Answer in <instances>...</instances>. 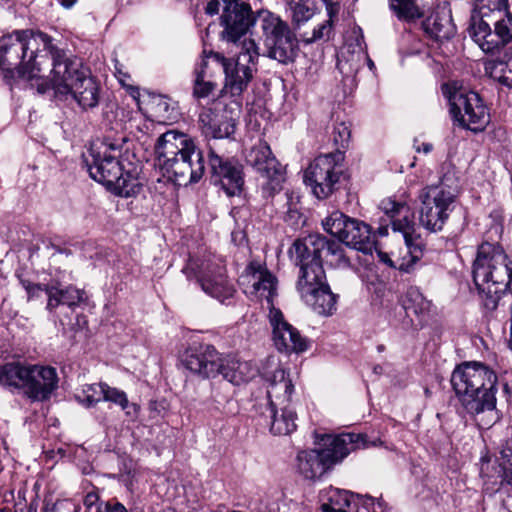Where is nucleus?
Returning <instances> with one entry per match:
<instances>
[{
	"label": "nucleus",
	"mask_w": 512,
	"mask_h": 512,
	"mask_svg": "<svg viewBox=\"0 0 512 512\" xmlns=\"http://www.w3.org/2000/svg\"><path fill=\"white\" fill-rule=\"evenodd\" d=\"M451 384L464 410L477 421L487 416L484 424L490 426L498 419L497 375L490 367L476 361L463 362L454 369Z\"/></svg>",
	"instance_id": "nucleus-1"
},
{
	"label": "nucleus",
	"mask_w": 512,
	"mask_h": 512,
	"mask_svg": "<svg viewBox=\"0 0 512 512\" xmlns=\"http://www.w3.org/2000/svg\"><path fill=\"white\" fill-rule=\"evenodd\" d=\"M40 37L51 55L50 82L55 95L60 98L71 95L84 110L96 107L100 99V85L96 79L77 59L69 58L64 50L56 47L48 35Z\"/></svg>",
	"instance_id": "nucleus-2"
},
{
	"label": "nucleus",
	"mask_w": 512,
	"mask_h": 512,
	"mask_svg": "<svg viewBox=\"0 0 512 512\" xmlns=\"http://www.w3.org/2000/svg\"><path fill=\"white\" fill-rule=\"evenodd\" d=\"M155 154L163 174L178 185L198 182L205 172L203 153L187 134L174 130L163 133Z\"/></svg>",
	"instance_id": "nucleus-3"
},
{
	"label": "nucleus",
	"mask_w": 512,
	"mask_h": 512,
	"mask_svg": "<svg viewBox=\"0 0 512 512\" xmlns=\"http://www.w3.org/2000/svg\"><path fill=\"white\" fill-rule=\"evenodd\" d=\"M44 33L16 30L0 38V69L19 78H40L52 65L51 55L41 39Z\"/></svg>",
	"instance_id": "nucleus-4"
},
{
	"label": "nucleus",
	"mask_w": 512,
	"mask_h": 512,
	"mask_svg": "<svg viewBox=\"0 0 512 512\" xmlns=\"http://www.w3.org/2000/svg\"><path fill=\"white\" fill-rule=\"evenodd\" d=\"M473 281L488 310H495L512 281V260L499 244L484 242L473 263Z\"/></svg>",
	"instance_id": "nucleus-5"
},
{
	"label": "nucleus",
	"mask_w": 512,
	"mask_h": 512,
	"mask_svg": "<svg viewBox=\"0 0 512 512\" xmlns=\"http://www.w3.org/2000/svg\"><path fill=\"white\" fill-rule=\"evenodd\" d=\"M469 33L481 50L494 54L512 42V13L508 0H477Z\"/></svg>",
	"instance_id": "nucleus-6"
},
{
	"label": "nucleus",
	"mask_w": 512,
	"mask_h": 512,
	"mask_svg": "<svg viewBox=\"0 0 512 512\" xmlns=\"http://www.w3.org/2000/svg\"><path fill=\"white\" fill-rule=\"evenodd\" d=\"M58 383L56 369L48 365L20 361L0 365V387L31 402L48 401L58 389Z\"/></svg>",
	"instance_id": "nucleus-7"
},
{
	"label": "nucleus",
	"mask_w": 512,
	"mask_h": 512,
	"mask_svg": "<svg viewBox=\"0 0 512 512\" xmlns=\"http://www.w3.org/2000/svg\"><path fill=\"white\" fill-rule=\"evenodd\" d=\"M186 369L202 378L219 375L234 385L248 382L259 372L251 362L222 356L212 345L199 344L189 347L182 360Z\"/></svg>",
	"instance_id": "nucleus-8"
},
{
	"label": "nucleus",
	"mask_w": 512,
	"mask_h": 512,
	"mask_svg": "<svg viewBox=\"0 0 512 512\" xmlns=\"http://www.w3.org/2000/svg\"><path fill=\"white\" fill-rule=\"evenodd\" d=\"M368 446L366 434L343 433L328 436L324 440L323 448L302 450L297 453L295 470L303 479L315 481L350 452Z\"/></svg>",
	"instance_id": "nucleus-9"
},
{
	"label": "nucleus",
	"mask_w": 512,
	"mask_h": 512,
	"mask_svg": "<svg viewBox=\"0 0 512 512\" xmlns=\"http://www.w3.org/2000/svg\"><path fill=\"white\" fill-rule=\"evenodd\" d=\"M259 57V47L253 39H244L236 58H227L218 52L209 53V59L225 74L221 96L227 93L232 97L240 96L247 89L257 71Z\"/></svg>",
	"instance_id": "nucleus-10"
},
{
	"label": "nucleus",
	"mask_w": 512,
	"mask_h": 512,
	"mask_svg": "<svg viewBox=\"0 0 512 512\" xmlns=\"http://www.w3.org/2000/svg\"><path fill=\"white\" fill-rule=\"evenodd\" d=\"M183 272L188 279L195 278L202 290L209 296L224 302L233 297L235 289L225 275L220 257L211 253L202 257H190Z\"/></svg>",
	"instance_id": "nucleus-11"
},
{
	"label": "nucleus",
	"mask_w": 512,
	"mask_h": 512,
	"mask_svg": "<svg viewBox=\"0 0 512 512\" xmlns=\"http://www.w3.org/2000/svg\"><path fill=\"white\" fill-rule=\"evenodd\" d=\"M344 153L335 151L316 157L304 172V182L318 199H326L338 188L343 176Z\"/></svg>",
	"instance_id": "nucleus-12"
},
{
	"label": "nucleus",
	"mask_w": 512,
	"mask_h": 512,
	"mask_svg": "<svg viewBox=\"0 0 512 512\" xmlns=\"http://www.w3.org/2000/svg\"><path fill=\"white\" fill-rule=\"evenodd\" d=\"M265 40L264 55L282 64L292 62L296 56L298 41L289 25L268 11L259 13Z\"/></svg>",
	"instance_id": "nucleus-13"
},
{
	"label": "nucleus",
	"mask_w": 512,
	"mask_h": 512,
	"mask_svg": "<svg viewBox=\"0 0 512 512\" xmlns=\"http://www.w3.org/2000/svg\"><path fill=\"white\" fill-rule=\"evenodd\" d=\"M322 224L326 232L345 245L364 254L372 253L376 243L375 234L363 221L349 218L340 211H333Z\"/></svg>",
	"instance_id": "nucleus-14"
},
{
	"label": "nucleus",
	"mask_w": 512,
	"mask_h": 512,
	"mask_svg": "<svg viewBox=\"0 0 512 512\" xmlns=\"http://www.w3.org/2000/svg\"><path fill=\"white\" fill-rule=\"evenodd\" d=\"M120 153L121 145L111 142V137L94 143L90 148V159L84 160L90 177L107 188L115 184L123 171L118 160Z\"/></svg>",
	"instance_id": "nucleus-15"
},
{
	"label": "nucleus",
	"mask_w": 512,
	"mask_h": 512,
	"mask_svg": "<svg viewBox=\"0 0 512 512\" xmlns=\"http://www.w3.org/2000/svg\"><path fill=\"white\" fill-rule=\"evenodd\" d=\"M326 237L310 234L297 239L289 250L291 260L299 267L297 281L320 279L324 276L323 249Z\"/></svg>",
	"instance_id": "nucleus-16"
},
{
	"label": "nucleus",
	"mask_w": 512,
	"mask_h": 512,
	"mask_svg": "<svg viewBox=\"0 0 512 512\" xmlns=\"http://www.w3.org/2000/svg\"><path fill=\"white\" fill-rule=\"evenodd\" d=\"M453 119L465 129L479 132L489 123V113L478 93L456 89L447 95Z\"/></svg>",
	"instance_id": "nucleus-17"
},
{
	"label": "nucleus",
	"mask_w": 512,
	"mask_h": 512,
	"mask_svg": "<svg viewBox=\"0 0 512 512\" xmlns=\"http://www.w3.org/2000/svg\"><path fill=\"white\" fill-rule=\"evenodd\" d=\"M420 223L431 232L441 231L453 209L455 195L443 186H427L419 194Z\"/></svg>",
	"instance_id": "nucleus-18"
},
{
	"label": "nucleus",
	"mask_w": 512,
	"mask_h": 512,
	"mask_svg": "<svg viewBox=\"0 0 512 512\" xmlns=\"http://www.w3.org/2000/svg\"><path fill=\"white\" fill-rule=\"evenodd\" d=\"M245 160L248 165L266 178V182L262 186L264 197H273L282 189V183L285 181L284 169L266 142L259 140L248 149Z\"/></svg>",
	"instance_id": "nucleus-19"
},
{
	"label": "nucleus",
	"mask_w": 512,
	"mask_h": 512,
	"mask_svg": "<svg viewBox=\"0 0 512 512\" xmlns=\"http://www.w3.org/2000/svg\"><path fill=\"white\" fill-rule=\"evenodd\" d=\"M222 12L219 24L223 28L221 38L236 43L255 25L256 17L249 3L243 0H221Z\"/></svg>",
	"instance_id": "nucleus-20"
},
{
	"label": "nucleus",
	"mask_w": 512,
	"mask_h": 512,
	"mask_svg": "<svg viewBox=\"0 0 512 512\" xmlns=\"http://www.w3.org/2000/svg\"><path fill=\"white\" fill-rule=\"evenodd\" d=\"M208 162L211 183L229 197L240 195L245 183L243 165L237 159L217 154L213 148L209 149Z\"/></svg>",
	"instance_id": "nucleus-21"
},
{
	"label": "nucleus",
	"mask_w": 512,
	"mask_h": 512,
	"mask_svg": "<svg viewBox=\"0 0 512 512\" xmlns=\"http://www.w3.org/2000/svg\"><path fill=\"white\" fill-rule=\"evenodd\" d=\"M296 290L300 298L319 315L330 316L337 309L338 296L331 291L326 274L320 279L297 281Z\"/></svg>",
	"instance_id": "nucleus-22"
},
{
	"label": "nucleus",
	"mask_w": 512,
	"mask_h": 512,
	"mask_svg": "<svg viewBox=\"0 0 512 512\" xmlns=\"http://www.w3.org/2000/svg\"><path fill=\"white\" fill-rule=\"evenodd\" d=\"M268 318L272 328V340L278 351L302 353L308 349V339L285 320L279 309L270 307Z\"/></svg>",
	"instance_id": "nucleus-23"
},
{
	"label": "nucleus",
	"mask_w": 512,
	"mask_h": 512,
	"mask_svg": "<svg viewBox=\"0 0 512 512\" xmlns=\"http://www.w3.org/2000/svg\"><path fill=\"white\" fill-rule=\"evenodd\" d=\"M260 373L267 383L265 406L291 405L295 388L290 374L273 359H268L267 365L262 368Z\"/></svg>",
	"instance_id": "nucleus-24"
},
{
	"label": "nucleus",
	"mask_w": 512,
	"mask_h": 512,
	"mask_svg": "<svg viewBox=\"0 0 512 512\" xmlns=\"http://www.w3.org/2000/svg\"><path fill=\"white\" fill-rule=\"evenodd\" d=\"M199 123L203 133L215 139L228 138L235 131V120L217 105L204 108L199 114Z\"/></svg>",
	"instance_id": "nucleus-25"
},
{
	"label": "nucleus",
	"mask_w": 512,
	"mask_h": 512,
	"mask_svg": "<svg viewBox=\"0 0 512 512\" xmlns=\"http://www.w3.org/2000/svg\"><path fill=\"white\" fill-rule=\"evenodd\" d=\"M251 283V293L264 297L268 304L273 306V297L276 294V278L259 262L252 261L245 269V275Z\"/></svg>",
	"instance_id": "nucleus-26"
},
{
	"label": "nucleus",
	"mask_w": 512,
	"mask_h": 512,
	"mask_svg": "<svg viewBox=\"0 0 512 512\" xmlns=\"http://www.w3.org/2000/svg\"><path fill=\"white\" fill-rule=\"evenodd\" d=\"M392 229L395 232H400L404 238L407 253L409 255L408 264H411V271L414 265L422 258L425 243L421 238L420 234L416 232V225L413 217L404 215L402 219L393 220Z\"/></svg>",
	"instance_id": "nucleus-27"
},
{
	"label": "nucleus",
	"mask_w": 512,
	"mask_h": 512,
	"mask_svg": "<svg viewBox=\"0 0 512 512\" xmlns=\"http://www.w3.org/2000/svg\"><path fill=\"white\" fill-rule=\"evenodd\" d=\"M45 293L48 297L46 309L49 311L55 310L60 305L74 308L87 299L84 290L72 285L62 287L57 280H51L45 286Z\"/></svg>",
	"instance_id": "nucleus-28"
},
{
	"label": "nucleus",
	"mask_w": 512,
	"mask_h": 512,
	"mask_svg": "<svg viewBox=\"0 0 512 512\" xmlns=\"http://www.w3.org/2000/svg\"><path fill=\"white\" fill-rule=\"evenodd\" d=\"M425 33L435 41L448 40L454 36L456 27L450 9L438 6L422 23Z\"/></svg>",
	"instance_id": "nucleus-29"
},
{
	"label": "nucleus",
	"mask_w": 512,
	"mask_h": 512,
	"mask_svg": "<svg viewBox=\"0 0 512 512\" xmlns=\"http://www.w3.org/2000/svg\"><path fill=\"white\" fill-rule=\"evenodd\" d=\"M291 405L265 406L260 413L270 419V431L275 435H289L297 428V415Z\"/></svg>",
	"instance_id": "nucleus-30"
},
{
	"label": "nucleus",
	"mask_w": 512,
	"mask_h": 512,
	"mask_svg": "<svg viewBox=\"0 0 512 512\" xmlns=\"http://www.w3.org/2000/svg\"><path fill=\"white\" fill-rule=\"evenodd\" d=\"M484 71L494 81L512 89V47L507 48L503 55L486 60Z\"/></svg>",
	"instance_id": "nucleus-31"
},
{
	"label": "nucleus",
	"mask_w": 512,
	"mask_h": 512,
	"mask_svg": "<svg viewBox=\"0 0 512 512\" xmlns=\"http://www.w3.org/2000/svg\"><path fill=\"white\" fill-rule=\"evenodd\" d=\"M209 54L206 55L194 69L193 96L195 98H206L210 96L217 88V83L213 80L214 71Z\"/></svg>",
	"instance_id": "nucleus-32"
},
{
	"label": "nucleus",
	"mask_w": 512,
	"mask_h": 512,
	"mask_svg": "<svg viewBox=\"0 0 512 512\" xmlns=\"http://www.w3.org/2000/svg\"><path fill=\"white\" fill-rule=\"evenodd\" d=\"M351 497L350 492L346 490L330 487L322 494L321 510L323 512H348L347 508L351 506Z\"/></svg>",
	"instance_id": "nucleus-33"
},
{
	"label": "nucleus",
	"mask_w": 512,
	"mask_h": 512,
	"mask_svg": "<svg viewBox=\"0 0 512 512\" xmlns=\"http://www.w3.org/2000/svg\"><path fill=\"white\" fill-rule=\"evenodd\" d=\"M389 8L399 21L413 22L424 16L416 0H390Z\"/></svg>",
	"instance_id": "nucleus-34"
},
{
	"label": "nucleus",
	"mask_w": 512,
	"mask_h": 512,
	"mask_svg": "<svg viewBox=\"0 0 512 512\" xmlns=\"http://www.w3.org/2000/svg\"><path fill=\"white\" fill-rule=\"evenodd\" d=\"M112 193L120 197H135L142 190V184L131 173H121L120 177L108 188Z\"/></svg>",
	"instance_id": "nucleus-35"
},
{
	"label": "nucleus",
	"mask_w": 512,
	"mask_h": 512,
	"mask_svg": "<svg viewBox=\"0 0 512 512\" xmlns=\"http://www.w3.org/2000/svg\"><path fill=\"white\" fill-rule=\"evenodd\" d=\"M102 393L103 401H109L119 405L129 417L134 418L137 416L139 407L134 403H129L127 395L124 391L115 387H110L108 384L104 383Z\"/></svg>",
	"instance_id": "nucleus-36"
},
{
	"label": "nucleus",
	"mask_w": 512,
	"mask_h": 512,
	"mask_svg": "<svg viewBox=\"0 0 512 512\" xmlns=\"http://www.w3.org/2000/svg\"><path fill=\"white\" fill-rule=\"evenodd\" d=\"M335 268H347L350 266V261L346 257L344 249L341 244L326 238V245L323 249V260Z\"/></svg>",
	"instance_id": "nucleus-37"
},
{
	"label": "nucleus",
	"mask_w": 512,
	"mask_h": 512,
	"mask_svg": "<svg viewBox=\"0 0 512 512\" xmlns=\"http://www.w3.org/2000/svg\"><path fill=\"white\" fill-rule=\"evenodd\" d=\"M319 0H298L292 6V19L297 25L309 21L319 10Z\"/></svg>",
	"instance_id": "nucleus-38"
},
{
	"label": "nucleus",
	"mask_w": 512,
	"mask_h": 512,
	"mask_svg": "<svg viewBox=\"0 0 512 512\" xmlns=\"http://www.w3.org/2000/svg\"><path fill=\"white\" fill-rule=\"evenodd\" d=\"M103 388L104 383L86 384L83 386L81 392L75 395L76 400L85 406L90 408L95 406L98 402L103 400Z\"/></svg>",
	"instance_id": "nucleus-39"
},
{
	"label": "nucleus",
	"mask_w": 512,
	"mask_h": 512,
	"mask_svg": "<svg viewBox=\"0 0 512 512\" xmlns=\"http://www.w3.org/2000/svg\"><path fill=\"white\" fill-rule=\"evenodd\" d=\"M381 209L385 212V214L390 218L391 223L393 220L402 219L404 215H409L413 217L410 213L409 208L399 202L392 201L390 199L383 200L380 205Z\"/></svg>",
	"instance_id": "nucleus-40"
},
{
	"label": "nucleus",
	"mask_w": 512,
	"mask_h": 512,
	"mask_svg": "<svg viewBox=\"0 0 512 512\" xmlns=\"http://www.w3.org/2000/svg\"><path fill=\"white\" fill-rule=\"evenodd\" d=\"M406 298L404 308L408 313L412 311L414 314L418 315L428 309V302L417 290H410Z\"/></svg>",
	"instance_id": "nucleus-41"
},
{
	"label": "nucleus",
	"mask_w": 512,
	"mask_h": 512,
	"mask_svg": "<svg viewBox=\"0 0 512 512\" xmlns=\"http://www.w3.org/2000/svg\"><path fill=\"white\" fill-rule=\"evenodd\" d=\"M350 135L351 131L346 123L340 122L334 126L332 140L337 147L336 151H341L340 149H344L348 145Z\"/></svg>",
	"instance_id": "nucleus-42"
},
{
	"label": "nucleus",
	"mask_w": 512,
	"mask_h": 512,
	"mask_svg": "<svg viewBox=\"0 0 512 512\" xmlns=\"http://www.w3.org/2000/svg\"><path fill=\"white\" fill-rule=\"evenodd\" d=\"M497 470L512 466V439L501 442L496 455Z\"/></svg>",
	"instance_id": "nucleus-43"
},
{
	"label": "nucleus",
	"mask_w": 512,
	"mask_h": 512,
	"mask_svg": "<svg viewBox=\"0 0 512 512\" xmlns=\"http://www.w3.org/2000/svg\"><path fill=\"white\" fill-rule=\"evenodd\" d=\"M377 256L380 262L384 263L390 268L397 269L400 272L409 273L411 272V264L407 263L406 257L402 259L393 260L387 253L383 251H377Z\"/></svg>",
	"instance_id": "nucleus-44"
},
{
	"label": "nucleus",
	"mask_w": 512,
	"mask_h": 512,
	"mask_svg": "<svg viewBox=\"0 0 512 512\" xmlns=\"http://www.w3.org/2000/svg\"><path fill=\"white\" fill-rule=\"evenodd\" d=\"M497 474L500 478V483L496 491L503 492L507 496L512 497V465L497 470Z\"/></svg>",
	"instance_id": "nucleus-45"
},
{
	"label": "nucleus",
	"mask_w": 512,
	"mask_h": 512,
	"mask_svg": "<svg viewBox=\"0 0 512 512\" xmlns=\"http://www.w3.org/2000/svg\"><path fill=\"white\" fill-rule=\"evenodd\" d=\"M20 283L22 287L25 289L28 295V300H32L34 298H38L41 296L42 292H45V286L47 284L33 283L26 279H21Z\"/></svg>",
	"instance_id": "nucleus-46"
},
{
	"label": "nucleus",
	"mask_w": 512,
	"mask_h": 512,
	"mask_svg": "<svg viewBox=\"0 0 512 512\" xmlns=\"http://www.w3.org/2000/svg\"><path fill=\"white\" fill-rule=\"evenodd\" d=\"M333 25L327 21H324L317 28L313 30V35L310 41H317L325 37L329 38Z\"/></svg>",
	"instance_id": "nucleus-47"
},
{
	"label": "nucleus",
	"mask_w": 512,
	"mask_h": 512,
	"mask_svg": "<svg viewBox=\"0 0 512 512\" xmlns=\"http://www.w3.org/2000/svg\"><path fill=\"white\" fill-rule=\"evenodd\" d=\"M319 3H324L326 7V12L328 19L327 22L334 24L335 19H337L340 6L339 3L333 2L332 0H319Z\"/></svg>",
	"instance_id": "nucleus-48"
},
{
	"label": "nucleus",
	"mask_w": 512,
	"mask_h": 512,
	"mask_svg": "<svg viewBox=\"0 0 512 512\" xmlns=\"http://www.w3.org/2000/svg\"><path fill=\"white\" fill-rule=\"evenodd\" d=\"M286 196V204H287V213L293 216L295 213H297V203H298V196H295L294 193H285Z\"/></svg>",
	"instance_id": "nucleus-49"
},
{
	"label": "nucleus",
	"mask_w": 512,
	"mask_h": 512,
	"mask_svg": "<svg viewBox=\"0 0 512 512\" xmlns=\"http://www.w3.org/2000/svg\"><path fill=\"white\" fill-rule=\"evenodd\" d=\"M221 5V0H210L205 7V13L210 16L217 15L220 11Z\"/></svg>",
	"instance_id": "nucleus-50"
},
{
	"label": "nucleus",
	"mask_w": 512,
	"mask_h": 512,
	"mask_svg": "<svg viewBox=\"0 0 512 512\" xmlns=\"http://www.w3.org/2000/svg\"><path fill=\"white\" fill-rule=\"evenodd\" d=\"M105 512H128V511H127L126 507L120 502H115V503L106 502L105 503Z\"/></svg>",
	"instance_id": "nucleus-51"
},
{
	"label": "nucleus",
	"mask_w": 512,
	"mask_h": 512,
	"mask_svg": "<svg viewBox=\"0 0 512 512\" xmlns=\"http://www.w3.org/2000/svg\"><path fill=\"white\" fill-rule=\"evenodd\" d=\"M99 500V496L97 493L95 492H89L88 494H86V496L84 497V505L87 507V508H91L92 506H94Z\"/></svg>",
	"instance_id": "nucleus-52"
},
{
	"label": "nucleus",
	"mask_w": 512,
	"mask_h": 512,
	"mask_svg": "<svg viewBox=\"0 0 512 512\" xmlns=\"http://www.w3.org/2000/svg\"><path fill=\"white\" fill-rule=\"evenodd\" d=\"M115 69H116V76H117V78H118L119 82H120L123 86H127L128 84H127L126 80H127V79H130V76H129L127 73H124V72L122 71V69H121V68L119 67V65H118V62H117V63H116V65H115Z\"/></svg>",
	"instance_id": "nucleus-53"
},
{
	"label": "nucleus",
	"mask_w": 512,
	"mask_h": 512,
	"mask_svg": "<svg viewBox=\"0 0 512 512\" xmlns=\"http://www.w3.org/2000/svg\"><path fill=\"white\" fill-rule=\"evenodd\" d=\"M121 481L124 483V485L127 488H130L132 485V478H131L130 472L125 475H121Z\"/></svg>",
	"instance_id": "nucleus-54"
},
{
	"label": "nucleus",
	"mask_w": 512,
	"mask_h": 512,
	"mask_svg": "<svg viewBox=\"0 0 512 512\" xmlns=\"http://www.w3.org/2000/svg\"><path fill=\"white\" fill-rule=\"evenodd\" d=\"M376 234L381 237L387 236L388 235V225L379 226L376 231Z\"/></svg>",
	"instance_id": "nucleus-55"
},
{
	"label": "nucleus",
	"mask_w": 512,
	"mask_h": 512,
	"mask_svg": "<svg viewBox=\"0 0 512 512\" xmlns=\"http://www.w3.org/2000/svg\"><path fill=\"white\" fill-rule=\"evenodd\" d=\"M16 512H24V509H17ZM25 512H37V508L33 503L26 507Z\"/></svg>",
	"instance_id": "nucleus-56"
},
{
	"label": "nucleus",
	"mask_w": 512,
	"mask_h": 512,
	"mask_svg": "<svg viewBox=\"0 0 512 512\" xmlns=\"http://www.w3.org/2000/svg\"><path fill=\"white\" fill-rule=\"evenodd\" d=\"M433 146L430 143H424L422 145V150L424 153H429L432 150Z\"/></svg>",
	"instance_id": "nucleus-57"
},
{
	"label": "nucleus",
	"mask_w": 512,
	"mask_h": 512,
	"mask_svg": "<svg viewBox=\"0 0 512 512\" xmlns=\"http://www.w3.org/2000/svg\"><path fill=\"white\" fill-rule=\"evenodd\" d=\"M368 500L370 501V503H366V502H365V503L362 505V507H360V508H359V509H363V512H369V511H368V506L373 504V499H372V498H369Z\"/></svg>",
	"instance_id": "nucleus-58"
},
{
	"label": "nucleus",
	"mask_w": 512,
	"mask_h": 512,
	"mask_svg": "<svg viewBox=\"0 0 512 512\" xmlns=\"http://www.w3.org/2000/svg\"><path fill=\"white\" fill-rule=\"evenodd\" d=\"M503 390H504V392H505L506 394H510V392H511V391H510V387H509V385H508L507 383H505V384L503 385Z\"/></svg>",
	"instance_id": "nucleus-59"
},
{
	"label": "nucleus",
	"mask_w": 512,
	"mask_h": 512,
	"mask_svg": "<svg viewBox=\"0 0 512 512\" xmlns=\"http://www.w3.org/2000/svg\"><path fill=\"white\" fill-rule=\"evenodd\" d=\"M0 512H10L7 508H0Z\"/></svg>",
	"instance_id": "nucleus-60"
},
{
	"label": "nucleus",
	"mask_w": 512,
	"mask_h": 512,
	"mask_svg": "<svg viewBox=\"0 0 512 512\" xmlns=\"http://www.w3.org/2000/svg\"><path fill=\"white\" fill-rule=\"evenodd\" d=\"M373 66H374V63L371 60H369V67L372 68Z\"/></svg>",
	"instance_id": "nucleus-61"
},
{
	"label": "nucleus",
	"mask_w": 512,
	"mask_h": 512,
	"mask_svg": "<svg viewBox=\"0 0 512 512\" xmlns=\"http://www.w3.org/2000/svg\"><path fill=\"white\" fill-rule=\"evenodd\" d=\"M163 105L165 106V108H167V102L166 101L163 102Z\"/></svg>",
	"instance_id": "nucleus-62"
},
{
	"label": "nucleus",
	"mask_w": 512,
	"mask_h": 512,
	"mask_svg": "<svg viewBox=\"0 0 512 512\" xmlns=\"http://www.w3.org/2000/svg\"><path fill=\"white\" fill-rule=\"evenodd\" d=\"M356 512H363V509H357Z\"/></svg>",
	"instance_id": "nucleus-63"
},
{
	"label": "nucleus",
	"mask_w": 512,
	"mask_h": 512,
	"mask_svg": "<svg viewBox=\"0 0 512 512\" xmlns=\"http://www.w3.org/2000/svg\"><path fill=\"white\" fill-rule=\"evenodd\" d=\"M74 512H79V510H78V509H75V510H74Z\"/></svg>",
	"instance_id": "nucleus-64"
}]
</instances>
